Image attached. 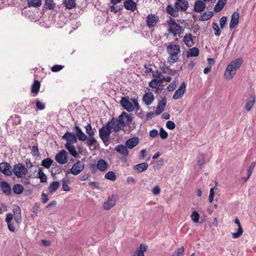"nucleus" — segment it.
Instances as JSON below:
<instances>
[{
    "label": "nucleus",
    "mask_w": 256,
    "mask_h": 256,
    "mask_svg": "<svg viewBox=\"0 0 256 256\" xmlns=\"http://www.w3.org/2000/svg\"><path fill=\"white\" fill-rule=\"evenodd\" d=\"M84 128L88 136H86L78 126H75L74 128L76 130V134L78 140L82 142L86 141V144L88 146L90 147L96 144V140L94 138V132L90 124H88Z\"/></svg>",
    "instance_id": "f257e3e1"
},
{
    "label": "nucleus",
    "mask_w": 256,
    "mask_h": 256,
    "mask_svg": "<svg viewBox=\"0 0 256 256\" xmlns=\"http://www.w3.org/2000/svg\"><path fill=\"white\" fill-rule=\"evenodd\" d=\"M189 4L187 0H176L174 6L168 4L166 8V12L171 16L176 18L179 16V10L185 12L188 8Z\"/></svg>",
    "instance_id": "f03ea898"
},
{
    "label": "nucleus",
    "mask_w": 256,
    "mask_h": 256,
    "mask_svg": "<svg viewBox=\"0 0 256 256\" xmlns=\"http://www.w3.org/2000/svg\"><path fill=\"white\" fill-rule=\"evenodd\" d=\"M242 63V58H237L230 62L224 74V78L231 80L236 75L237 70L240 68Z\"/></svg>",
    "instance_id": "7ed1b4c3"
},
{
    "label": "nucleus",
    "mask_w": 256,
    "mask_h": 256,
    "mask_svg": "<svg viewBox=\"0 0 256 256\" xmlns=\"http://www.w3.org/2000/svg\"><path fill=\"white\" fill-rule=\"evenodd\" d=\"M132 101L134 104L129 100L128 97L123 96L121 98L120 104L122 108L128 112H133L134 108L136 110H138L140 108V106L138 100L134 98L132 99Z\"/></svg>",
    "instance_id": "20e7f679"
},
{
    "label": "nucleus",
    "mask_w": 256,
    "mask_h": 256,
    "mask_svg": "<svg viewBox=\"0 0 256 256\" xmlns=\"http://www.w3.org/2000/svg\"><path fill=\"white\" fill-rule=\"evenodd\" d=\"M166 50L170 56L168 58V62L170 64H174L176 62L178 59V54L180 52V48L178 45L170 44L166 47Z\"/></svg>",
    "instance_id": "39448f33"
},
{
    "label": "nucleus",
    "mask_w": 256,
    "mask_h": 256,
    "mask_svg": "<svg viewBox=\"0 0 256 256\" xmlns=\"http://www.w3.org/2000/svg\"><path fill=\"white\" fill-rule=\"evenodd\" d=\"M169 32L174 34V36L182 34L184 30L182 27L176 23L175 20L170 17L167 21Z\"/></svg>",
    "instance_id": "423d86ee"
},
{
    "label": "nucleus",
    "mask_w": 256,
    "mask_h": 256,
    "mask_svg": "<svg viewBox=\"0 0 256 256\" xmlns=\"http://www.w3.org/2000/svg\"><path fill=\"white\" fill-rule=\"evenodd\" d=\"M110 123L107 122L106 126H103L99 130V136L104 143L109 142L110 135L112 133Z\"/></svg>",
    "instance_id": "0eeeda50"
},
{
    "label": "nucleus",
    "mask_w": 256,
    "mask_h": 256,
    "mask_svg": "<svg viewBox=\"0 0 256 256\" xmlns=\"http://www.w3.org/2000/svg\"><path fill=\"white\" fill-rule=\"evenodd\" d=\"M84 164L80 160H78L75 162L72 168L67 170V174H72L76 176L80 174L84 168Z\"/></svg>",
    "instance_id": "6e6552de"
},
{
    "label": "nucleus",
    "mask_w": 256,
    "mask_h": 256,
    "mask_svg": "<svg viewBox=\"0 0 256 256\" xmlns=\"http://www.w3.org/2000/svg\"><path fill=\"white\" fill-rule=\"evenodd\" d=\"M14 174L18 178H23L25 177L27 172V169L24 165L22 164H18L14 166L12 170Z\"/></svg>",
    "instance_id": "1a4fd4ad"
},
{
    "label": "nucleus",
    "mask_w": 256,
    "mask_h": 256,
    "mask_svg": "<svg viewBox=\"0 0 256 256\" xmlns=\"http://www.w3.org/2000/svg\"><path fill=\"white\" fill-rule=\"evenodd\" d=\"M77 136L72 132H67L62 136V138L66 140V144L65 146L72 145L77 142Z\"/></svg>",
    "instance_id": "9d476101"
},
{
    "label": "nucleus",
    "mask_w": 256,
    "mask_h": 256,
    "mask_svg": "<svg viewBox=\"0 0 256 256\" xmlns=\"http://www.w3.org/2000/svg\"><path fill=\"white\" fill-rule=\"evenodd\" d=\"M56 162L61 164H66L68 161V154L65 150H60L56 156L55 158Z\"/></svg>",
    "instance_id": "9b49d317"
},
{
    "label": "nucleus",
    "mask_w": 256,
    "mask_h": 256,
    "mask_svg": "<svg viewBox=\"0 0 256 256\" xmlns=\"http://www.w3.org/2000/svg\"><path fill=\"white\" fill-rule=\"evenodd\" d=\"M124 126L128 125L132 120V114H128L123 112L118 116Z\"/></svg>",
    "instance_id": "f8f14e48"
},
{
    "label": "nucleus",
    "mask_w": 256,
    "mask_h": 256,
    "mask_svg": "<svg viewBox=\"0 0 256 256\" xmlns=\"http://www.w3.org/2000/svg\"><path fill=\"white\" fill-rule=\"evenodd\" d=\"M186 90V84L183 82L182 83L178 88L174 92V94L172 96V98L174 100H178L182 98L185 93Z\"/></svg>",
    "instance_id": "ddd939ff"
},
{
    "label": "nucleus",
    "mask_w": 256,
    "mask_h": 256,
    "mask_svg": "<svg viewBox=\"0 0 256 256\" xmlns=\"http://www.w3.org/2000/svg\"><path fill=\"white\" fill-rule=\"evenodd\" d=\"M108 123H110V127L114 130V132H118L121 130L122 127H124L122 122L118 118V119L114 120L112 118L111 121L108 122Z\"/></svg>",
    "instance_id": "4468645a"
},
{
    "label": "nucleus",
    "mask_w": 256,
    "mask_h": 256,
    "mask_svg": "<svg viewBox=\"0 0 256 256\" xmlns=\"http://www.w3.org/2000/svg\"><path fill=\"white\" fill-rule=\"evenodd\" d=\"M158 18L155 14H150L147 16L146 24L147 26L150 28L154 26L158 22Z\"/></svg>",
    "instance_id": "2eb2a0df"
},
{
    "label": "nucleus",
    "mask_w": 256,
    "mask_h": 256,
    "mask_svg": "<svg viewBox=\"0 0 256 256\" xmlns=\"http://www.w3.org/2000/svg\"><path fill=\"white\" fill-rule=\"evenodd\" d=\"M240 18V14L238 12H233L230 24V29L232 30L234 29L238 24Z\"/></svg>",
    "instance_id": "dca6fc26"
},
{
    "label": "nucleus",
    "mask_w": 256,
    "mask_h": 256,
    "mask_svg": "<svg viewBox=\"0 0 256 256\" xmlns=\"http://www.w3.org/2000/svg\"><path fill=\"white\" fill-rule=\"evenodd\" d=\"M0 171L8 176H10L12 174V171L10 170V166L6 162L0 164Z\"/></svg>",
    "instance_id": "f3484780"
},
{
    "label": "nucleus",
    "mask_w": 256,
    "mask_h": 256,
    "mask_svg": "<svg viewBox=\"0 0 256 256\" xmlns=\"http://www.w3.org/2000/svg\"><path fill=\"white\" fill-rule=\"evenodd\" d=\"M14 218L16 223L19 225L22 221L21 210L18 206H14L13 208Z\"/></svg>",
    "instance_id": "a211bd4d"
},
{
    "label": "nucleus",
    "mask_w": 256,
    "mask_h": 256,
    "mask_svg": "<svg viewBox=\"0 0 256 256\" xmlns=\"http://www.w3.org/2000/svg\"><path fill=\"white\" fill-rule=\"evenodd\" d=\"M166 104V98H162L158 102L156 110L155 111L156 115H159L164 110Z\"/></svg>",
    "instance_id": "6ab92c4d"
},
{
    "label": "nucleus",
    "mask_w": 256,
    "mask_h": 256,
    "mask_svg": "<svg viewBox=\"0 0 256 256\" xmlns=\"http://www.w3.org/2000/svg\"><path fill=\"white\" fill-rule=\"evenodd\" d=\"M13 218V214L11 213H9L6 214L5 220L6 222H7L8 230L12 232H14L15 231V226L14 224V222H12Z\"/></svg>",
    "instance_id": "aec40b11"
},
{
    "label": "nucleus",
    "mask_w": 256,
    "mask_h": 256,
    "mask_svg": "<svg viewBox=\"0 0 256 256\" xmlns=\"http://www.w3.org/2000/svg\"><path fill=\"white\" fill-rule=\"evenodd\" d=\"M154 100V96L151 92H146L142 97L143 102L148 106L152 104Z\"/></svg>",
    "instance_id": "412c9836"
},
{
    "label": "nucleus",
    "mask_w": 256,
    "mask_h": 256,
    "mask_svg": "<svg viewBox=\"0 0 256 256\" xmlns=\"http://www.w3.org/2000/svg\"><path fill=\"white\" fill-rule=\"evenodd\" d=\"M206 8L205 3L200 0H196L194 4V11L196 12H201Z\"/></svg>",
    "instance_id": "4be33fe9"
},
{
    "label": "nucleus",
    "mask_w": 256,
    "mask_h": 256,
    "mask_svg": "<svg viewBox=\"0 0 256 256\" xmlns=\"http://www.w3.org/2000/svg\"><path fill=\"white\" fill-rule=\"evenodd\" d=\"M234 222L238 225V230L237 232L232 233V238H238L242 234L244 230L242 228L241 226L240 222L238 218H236L234 220Z\"/></svg>",
    "instance_id": "5701e85b"
},
{
    "label": "nucleus",
    "mask_w": 256,
    "mask_h": 256,
    "mask_svg": "<svg viewBox=\"0 0 256 256\" xmlns=\"http://www.w3.org/2000/svg\"><path fill=\"white\" fill-rule=\"evenodd\" d=\"M139 142V139L137 137H134L128 139L126 142V146L129 149H132L136 146Z\"/></svg>",
    "instance_id": "b1692460"
},
{
    "label": "nucleus",
    "mask_w": 256,
    "mask_h": 256,
    "mask_svg": "<svg viewBox=\"0 0 256 256\" xmlns=\"http://www.w3.org/2000/svg\"><path fill=\"white\" fill-rule=\"evenodd\" d=\"M96 166L100 171L104 172L108 169V164L104 160L100 159L97 162Z\"/></svg>",
    "instance_id": "393cba45"
},
{
    "label": "nucleus",
    "mask_w": 256,
    "mask_h": 256,
    "mask_svg": "<svg viewBox=\"0 0 256 256\" xmlns=\"http://www.w3.org/2000/svg\"><path fill=\"white\" fill-rule=\"evenodd\" d=\"M256 102V98L254 95L251 94L247 98L245 105V108L247 111H250Z\"/></svg>",
    "instance_id": "a878e982"
},
{
    "label": "nucleus",
    "mask_w": 256,
    "mask_h": 256,
    "mask_svg": "<svg viewBox=\"0 0 256 256\" xmlns=\"http://www.w3.org/2000/svg\"><path fill=\"white\" fill-rule=\"evenodd\" d=\"M0 187L3 192L6 195L9 196L12 194L11 186L6 182L2 181L0 183Z\"/></svg>",
    "instance_id": "bb28decb"
},
{
    "label": "nucleus",
    "mask_w": 256,
    "mask_h": 256,
    "mask_svg": "<svg viewBox=\"0 0 256 256\" xmlns=\"http://www.w3.org/2000/svg\"><path fill=\"white\" fill-rule=\"evenodd\" d=\"M116 204V200L114 196L108 198V200L104 204V208L105 210H110Z\"/></svg>",
    "instance_id": "cd10ccee"
},
{
    "label": "nucleus",
    "mask_w": 256,
    "mask_h": 256,
    "mask_svg": "<svg viewBox=\"0 0 256 256\" xmlns=\"http://www.w3.org/2000/svg\"><path fill=\"white\" fill-rule=\"evenodd\" d=\"M152 76L154 79L156 80L160 83H162L164 81V76L162 74L161 72L158 70L152 71Z\"/></svg>",
    "instance_id": "c85d7f7f"
},
{
    "label": "nucleus",
    "mask_w": 256,
    "mask_h": 256,
    "mask_svg": "<svg viewBox=\"0 0 256 256\" xmlns=\"http://www.w3.org/2000/svg\"><path fill=\"white\" fill-rule=\"evenodd\" d=\"M124 6L126 9L134 11L136 7V2L132 0H126L124 3Z\"/></svg>",
    "instance_id": "c756f323"
},
{
    "label": "nucleus",
    "mask_w": 256,
    "mask_h": 256,
    "mask_svg": "<svg viewBox=\"0 0 256 256\" xmlns=\"http://www.w3.org/2000/svg\"><path fill=\"white\" fill-rule=\"evenodd\" d=\"M127 147L122 144L118 145L115 148L116 150L120 154L127 156L128 155L129 152L127 149Z\"/></svg>",
    "instance_id": "7c9ffc66"
},
{
    "label": "nucleus",
    "mask_w": 256,
    "mask_h": 256,
    "mask_svg": "<svg viewBox=\"0 0 256 256\" xmlns=\"http://www.w3.org/2000/svg\"><path fill=\"white\" fill-rule=\"evenodd\" d=\"M227 0H218L214 7V10L216 12L221 11L226 3Z\"/></svg>",
    "instance_id": "2f4dec72"
},
{
    "label": "nucleus",
    "mask_w": 256,
    "mask_h": 256,
    "mask_svg": "<svg viewBox=\"0 0 256 256\" xmlns=\"http://www.w3.org/2000/svg\"><path fill=\"white\" fill-rule=\"evenodd\" d=\"M148 165L146 162H142L136 164L134 166V169L136 170L138 172H142L145 171L148 168Z\"/></svg>",
    "instance_id": "473e14b6"
},
{
    "label": "nucleus",
    "mask_w": 256,
    "mask_h": 256,
    "mask_svg": "<svg viewBox=\"0 0 256 256\" xmlns=\"http://www.w3.org/2000/svg\"><path fill=\"white\" fill-rule=\"evenodd\" d=\"M200 54L199 50L196 47L190 48L187 51V57H195L198 56Z\"/></svg>",
    "instance_id": "72a5a7b5"
},
{
    "label": "nucleus",
    "mask_w": 256,
    "mask_h": 256,
    "mask_svg": "<svg viewBox=\"0 0 256 256\" xmlns=\"http://www.w3.org/2000/svg\"><path fill=\"white\" fill-rule=\"evenodd\" d=\"M192 34H186L184 38V42L185 44L188 46H192L194 45Z\"/></svg>",
    "instance_id": "f704fd0d"
},
{
    "label": "nucleus",
    "mask_w": 256,
    "mask_h": 256,
    "mask_svg": "<svg viewBox=\"0 0 256 256\" xmlns=\"http://www.w3.org/2000/svg\"><path fill=\"white\" fill-rule=\"evenodd\" d=\"M65 147L70 154L74 157L76 158L78 156V154L76 150L75 146L73 144L65 146Z\"/></svg>",
    "instance_id": "c9c22d12"
},
{
    "label": "nucleus",
    "mask_w": 256,
    "mask_h": 256,
    "mask_svg": "<svg viewBox=\"0 0 256 256\" xmlns=\"http://www.w3.org/2000/svg\"><path fill=\"white\" fill-rule=\"evenodd\" d=\"M147 248L146 246L142 244L139 248L137 249L136 254L134 256H144V252L146 250Z\"/></svg>",
    "instance_id": "e433bc0d"
},
{
    "label": "nucleus",
    "mask_w": 256,
    "mask_h": 256,
    "mask_svg": "<svg viewBox=\"0 0 256 256\" xmlns=\"http://www.w3.org/2000/svg\"><path fill=\"white\" fill-rule=\"evenodd\" d=\"M213 16L212 12H205L200 16L199 19L200 21H206L210 20Z\"/></svg>",
    "instance_id": "4c0bfd02"
},
{
    "label": "nucleus",
    "mask_w": 256,
    "mask_h": 256,
    "mask_svg": "<svg viewBox=\"0 0 256 256\" xmlns=\"http://www.w3.org/2000/svg\"><path fill=\"white\" fill-rule=\"evenodd\" d=\"M64 4L65 7L69 10L75 8L76 6L75 0H64Z\"/></svg>",
    "instance_id": "58836bf2"
},
{
    "label": "nucleus",
    "mask_w": 256,
    "mask_h": 256,
    "mask_svg": "<svg viewBox=\"0 0 256 256\" xmlns=\"http://www.w3.org/2000/svg\"><path fill=\"white\" fill-rule=\"evenodd\" d=\"M12 190L16 194H20L24 191V186L20 184H15L13 186Z\"/></svg>",
    "instance_id": "ea45409f"
},
{
    "label": "nucleus",
    "mask_w": 256,
    "mask_h": 256,
    "mask_svg": "<svg viewBox=\"0 0 256 256\" xmlns=\"http://www.w3.org/2000/svg\"><path fill=\"white\" fill-rule=\"evenodd\" d=\"M28 6L38 8L42 4V0H28Z\"/></svg>",
    "instance_id": "a19ab883"
},
{
    "label": "nucleus",
    "mask_w": 256,
    "mask_h": 256,
    "mask_svg": "<svg viewBox=\"0 0 256 256\" xmlns=\"http://www.w3.org/2000/svg\"><path fill=\"white\" fill-rule=\"evenodd\" d=\"M60 186V183L58 182H54L48 186V191L50 193L52 194L55 192Z\"/></svg>",
    "instance_id": "79ce46f5"
},
{
    "label": "nucleus",
    "mask_w": 256,
    "mask_h": 256,
    "mask_svg": "<svg viewBox=\"0 0 256 256\" xmlns=\"http://www.w3.org/2000/svg\"><path fill=\"white\" fill-rule=\"evenodd\" d=\"M53 162V160L50 158L44 159L42 162V166L46 168H49Z\"/></svg>",
    "instance_id": "37998d69"
},
{
    "label": "nucleus",
    "mask_w": 256,
    "mask_h": 256,
    "mask_svg": "<svg viewBox=\"0 0 256 256\" xmlns=\"http://www.w3.org/2000/svg\"><path fill=\"white\" fill-rule=\"evenodd\" d=\"M104 178L112 182H114L116 180V177L114 172L110 171L105 174Z\"/></svg>",
    "instance_id": "c03bdc74"
},
{
    "label": "nucleus",
    "mask_w": 256,
    "mask_h": 256,
    "mask_svg": "<svg viewBox=\"0 0 256 256\" xmlns=\"http://www.w3.org/2000/svg\"><path fill=\"white\" fill-rule=\"evenodd\" d=\"M37 177L40 179L41 182H46L47 181L46 176L42 172V170L38 169Z\"/></svg>",
    "instance_id": "a18cd8bd"
},
{
    "label": "nucleus",
    "mask_w": 256,
    "mask_h": 256,
    "mask_svg": "<svg viewBox=\"0 0 256 256\" xmlns=\"http://www.w3.org/2000/svg\"><path fill=\"white\" fill-rule=\"evenodd\" d=\"M40 88V82L38 80H34L32 87V92L38 94Z\"/></svg>",
    "instance_id": "49530a36"
},
{
    "label": "nucleus",
    "mask_w": 256,
    "mask_h": 256,
    "mask_svg": "<svg viewBox=\"0 0 256 256\" xmlns=\"http://www.w3.org/2000/svg\"><path fill=\"white\" fill-rule=\"evenodd\" d=\"M205 156L204 154L199 153L197 156V164L200 166H202L204 162Z\"/></svg>",
    "instance_id": "de8ad7c7"
},
{
    "label": "nucleus",
    "mask_w": 256,
    "mask_h": 256,
    "mask_svg": "<svg viewBox=\"0 0 256 256\" xmlns=\"http://www.w3.org/2000/svg\"><path fill=\"white\" fill-rule=\"evenodd\" d=\"M212 28L214 30V34L216 36H220V30L217 23L214 22L212 24Z\"/></svg>",
    "instance_id": "09e8293b"
},
{
    "label": "nucleus",
    "mask_w": 256,
    "mask_h": 256,
    "mask_svg": "<svg viewBox=\"0 0 256 256\" xmlns=\"http://www.w3.org/2000/svg\"><path fill=\"white\" fill-rule=\"evenodd\" d=\"M45 4L49 10L53 9L56 6L53 0H46Z\"/></svg>",
    "instance_id": "8fccbe9b"
},
{
    "label": "nucleus",
    "mask_w": 256,
    "mask_h": 256,
    "mask_svg": "<svg viewBox=\"0 0 256 256\" xmlns=\"http://www.w3.org/2000/svg\"><path fill=\"white\" fill-rule=\"evenodd\" d=\"M190 217H191L192 220L194 222H197L199 220L200 215L196 212L194 211L192 212V214L190 216Z\"/></svg>",
    "instance_id": "3c124183"
},
{
    "label": "nucleus",
    "mask_w": 256,
    "mask_h": 256,
    "mask_svg": "<svg viewBox=\"0 0 256 256\" xmlns=\"http://www.w3.org/2000/svg\"><path fill=\"white\" fill-rule=\"evenodd\" d=\"M184 248L182 247L176 250L172 256H182L184 254Z\"/></svg>",
    "instance_id": "603ef678"
},
{
    "label": "nucleus",
    "mask_w": 256,
    "mask_h": 256,
    "mask_svg": "<svg viewBox=\"0 0 256 256\" xmlns=\"http://www.w3.org/2000/svg\"><path fill=\"white\" fill-rule=\"evenodd\" d=\"M36 108L38 110H43L46 108V106H45L44 104L42 102L39 100H36Z\"/></svg>",
    "instance_id": "864d4df0"
},
{
    "label": "nucleus",
    "mask_w": 256,
    "mask_h": 256,
    "mask_svg": "<svg viewBox=\"0 0 256 256\" xmlns=\"http://www.w3.org/2000/svg\"><path fill=\"white\" fill-rule=\"evenodd\" d=\"M160 70L164 74H170L172 73V70L170 67L166 66H161Z\"/></svg>",
    "instance_id": "5fc2aeb1"
},
{
    "label": "nucleus",
    "mask_w": 256,
    "mask_h": 256,
    "mask_svg": "<svg viewBox=\"0 0 256 256\" xmlns=\"http://www.w3.org/2000/svg\"><path fill=\"white\" fill-rule=\"evenodd\" d=\"M159 82L156 80L152 79L148 84L149 86L153 88H157L158 86Z\"/></svg>",
    "instance_id": "6e6d98bb"
},
{
    "label": "nucleus",
    "mask_w": 256,
    "mask_h": 256,
    "mask_svg": "<svg viewBox=\"0 0 256 256\" xmlns=\"http://www.w3.org/2000/svg\"><path fill=\"white\" fill-rule=\"evenodd\" d=\"M160 138L162 139L166 138L168 136L167 132L162 128H160Z\"/></svg>",
    "instance_id": "4d7b16f0"
},
{
    "label": "nucleus",
    "mask_w": 256,
    "mask_h": 256,
    "mask_svg": "<svg viewBox=\"0 0 256 256\" xmlns=\"http://www.w3.org/2000/svg\"><path fill=\"white\" fill-rule=\"evenodd\" d=\"M166 126L168 128L172 130L175 128L176 124L173 122L168 120L166 123Z\"/></svg>",
    "instance_id": "13d9d810"
},
{
    "label": "nucleus",
    "mask_w": 256,
    "mask_h": 256,
    "mask_svg": "<svg viewBox=\"0 0 256 256\" xmlns=\"http://www.w3.org/2000/svg\"><path fill=\"white\" fill-rule=\"evenodd\" d=\"M176 82H172L170 83L167 87V90L168 92H172L174 91L176 88Z\"/></svg>",
    "instance_id": "bf43d9fd"
},
{
    "label": "nucleus",
    "mask_w": 256,
    "mask_h": 256,
    "mask_svg": "<svg viewBox=\"0 0 256 256\" xmlns=\"http://www.w3.org/2000/svg\"><path fill=\"white\" fill-rule=\"evenodd\" d=\"M227 21V17L224 16H222L220 20V24L221 28H224V25L226 24Z\"/></svg>",
    "instance_id": "052dcab7"
},
{
    "label": "nucleus",
    "mask_w": 256,
    "mask_h": 256,
    "mask_svg": "<svg viewBox=\"0 0 256 256\" xmlns=\"http://www.w3.org/2000/svg\"><path fill=\"white\" fill-rule=\"evenodd\" d=\"M214 187L212 188L210 190V195H209V197H208V200L210 203H212L214 200Z\"/></svg>",
    "instance_id": "680f3d73"
},
{
    "label": "nucleus",
    "mask_w": 256,
    "mask_h": 256,
    "mask_svg": "<svg viewBox=\"0 0 256 256\" xmlns=\"http://www.w3.org/2000/svg\"><path fill=\"white\" fill-rule=\"evenodd\" d=\"M160 188L158 186H154L152 190V192L153 194H154V196L158 195V194H160Z\"/></svg>",
    "instance_id": "e2e57ef3"
},
{
    "label": "nucleus",
    "mask_w": 256,
    "mask_h": 256,
    "mask_svg": "<svg viewBox=\"0 0 256 256\" xmlns=\"http://www.w3.org/2000/svg\"><path fill=\"white\" fill-rule=\"evenodd\" d=\"M63 66L61 65H54L52 67L51 70L53 72H57L60 70Z\"/></svg>",
    "instance_id": "0e129e2a"
},
{
    "label": "nucleus",
    "mask_w": 256,
    "mask_h": 256,
    "mask_svg": "<svg viewBox=\"0 0 256 256\" xmlns=\"http://www.w3.org/2000/svg\"><path fill=\"white\" fill-rule=\"evenodd\" d=\"M62 186L63 190L64 191L68 192L70 190V186L65 180H62Z\"/></svg>",
    "instance_id": "69168bd1"
},
{
    "label": "nucleus",
    "mask_w": 256,
    "mask_h": 256,
    "mask_svg": "<svg viewBox=\"0 0 256 256\" xmlns=\"http://www.w3.org/2000/svg\"><path fill=\"white\" fill-rule=\"evenodd\" d=\"M48 200V197L47 194L44 193L42 194V202L44 204H46Z\"/></svg>",
    "instance_id": "338daca9"
},
{
    "label": "nucleus",
    "mask_w": 256,
    "mask_h": 256,
    "mask_svg": "<svg viewBox=\"0 0 256 256\" xmlns=\"http://www.w3.org/2000/svg\"><path fill=\"white\" fill-rule=\"evenodd\" d=\"M150 135L152 138H154L158 135V131L156 129H153L150 132Z\"/></svg>",
    "instance_id": "774afa93"
}]
</instances>
